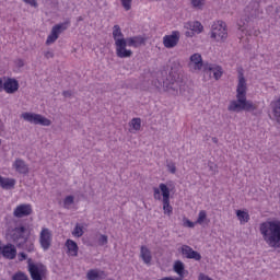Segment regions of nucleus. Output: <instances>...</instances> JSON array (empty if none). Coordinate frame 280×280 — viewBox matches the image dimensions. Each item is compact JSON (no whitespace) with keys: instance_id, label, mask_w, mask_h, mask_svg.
<instances>
[{"instance_id":"nucleus-1","label":"nucleus","mask_w":280,"mask_h":280,"mask_svg":"<svg viewBox=\"0 0 280 280\" xmlns=\"http://www.w3.org/2000/svg\"><path fill=\"white\" fill-rule=\"evenodd\" d=\"M246 78H244V72H238V83L236 88V101H231L228 106V110L230 113H242V110H246V113H253V110H257V104L253 103V101L246 100Z\"/></svg>"},{"instance_id":"nucleus-2","label":"nucleus","mask_w":280,"mask_h":280,"mask_svg":"<svg viewBox=\"0 0 280 280\" xmlns=\"http://www.w3.org/2000/svg\"><path fill=\"white\" fill-rule=\"evenodd\" d=\"M259 232L270 248H280V221L271 220L259 224Z\"/></svg>"},{"instance_id":"nucleus-3","label":"nucleus","mask_w":280,"mask_h":280,"mask_svg":"<svg viewBox=\"0 0 280 280\" xmlns=\"http://www.w3.org/2000/svg\"><path fill=\"white\" fill-rule=\"evenodd\" d=\"M27 229L23 225L18 226L13 230L11 240L15 244L16 248L26 250V253H34L36 246L34 245L35 240L30 238V234H25Z\"/></svg>"},{"instance_id":"nucleus-4","label":"nucleus","mask_w":280,"mask_h":280,"mask_svg":"<svg viewBox=\"0 0 280 280\" xmlns=\"http://www.w3.org/2000/svg\"><path fill=\"white\" fill-rule=\"evenodd\" d=\"M19 261H25L27 259V270L32 280H45L47 279V266L43 262H34L32 258H27V254L21 252L18 254Z\"/></svg>"},{"instance_id":"nucleus-5","label":"nucleus","mask_w":280,"mask_h":280,"mask_svg":"<svg viewBox=\"0 0 280 280\" xmlns=\"http://www.w3.org/2000/svg\"><path fill=\"white\" fill-rule=\"evenodd\" d=\"M160 188L154 187L153 188V198L154 200H161V192L163 196L162 202H163V209L164 213H167V215H171L173 208L172 205H170V188L165 184H160Z\"/></svg>"},{"instance_id":"nucleus-6","label":"nucleus","mask_w":280,"mask_h":280,"mask_svg":"<svg viewBox=\"0 0 280 280\" xmlns=\"http://www.w3.org/2000/svg\"><path fill=\"white\" fill-rule=\"evenodd\" d=\"M211 38L217 43H224L229 38V31L226 30V22L217 21L211 26Z\"/></svg>"},{"instance_id":"nucleus-7","label":"nucleus","mask_w":280,"mask_h":280,"mask_svg":"<svg viewBox=\"0 0 280 280\" xmlns=\"http://www.w3.org/2000/svg\"><path fill=\"white\" fill-rule=\"evenodd\" d=\"M22 119L24 121H28V124H35V126H49L51 124V120H49V118H46L40 114L34 113H23Z\"/></svg>"},{"instance_id":"nucleus-8","label":"nucleus","mask_w":280,"mask_h":280,"mask_svg":"<svg viewBox=\"0 0 280 280\" xmlns=\"http://www.w3.org/2000/svg\"><path fill=\"white\" fill-rule=\"evenodd\" d=\"M68 27L69 22H63L52 26L51 32L46 39V45H54L56 39L59 38L60 34H62V32H65Z\"/></svg>"},{"instance_id":"nucleus-9","label":"nucleus","mask_w":280,"mask_h":280,"mask_svg":"<svg viewBox=\"0 0 280 280\" xmlns=\"http://www.w3.org/2000/svg\"><path fill=\"white\" fill-rule=\"evenodd\" d=\"M52 240H54V235L51 234V230L47 228H43L39 233V244L43 250H49V248H51Z\"/></svg>"},{"instance_id":"nucleus-10","label":"nucleus","mask_w":280,"mask_h":280,"mask_svg":"<svg viewBox=\"0 0 280 280\" xmlns=\"http://www.w3.org/2000/svg\"><path fill=\"white\" fill-rule=\"evenodd\" d=\"M203 73H205V75H209V78H211V75H212L214 78V80H220V78H222L224 71L222 70V68L219 65L205 63L203 65Z\"/></svg>"},{"instance_id":"nucleus-11","label":"nucleus","mask_w":280,"mask_h":280,"mask_svg":"<svg viewBox=\"0 0 280 280\" xmlns=\"http://www.w3.org/2000/svg\"><path fill=\"white\" fill-rule=\"evenodd\" d=\"M116 47V56L118 58H132V50L127 49L128 43L125 40H117L115 44Z\"/></svg>"},{"instance_id":"nucleus-12","label":"nucleus","mask_w":280,"mask_h":280,"mask_svg":"<svg viewBox=\"0 0 280 280\" xmlns=\"http://www.w3.org/2000/svg\"><path fill=\"white\" fill-rule=\"evenodd\" d=\"M180 40V32L174 31L171 35L163 37V45L166 49H174L178 42Z\"/></svg>"},{"instance_id":"nucleus-13","label":"nucleus","mask_w":280,"mask_h":280,"mask_svg":"<svg viewBox=\"0 0 280 280\" xmlns=\"http://www.w3.org/2000/svg\"><path fill=\"white\" fill-rule=\"evenodd\" d=\"M33 212L32 205L22 203L14 209L13 215L14 218H27V215H32Z\"/></svg>"},{"instance_id":"nucleus-14","label":"nucleus","mask_w":280,"mask_h":280,"mask_svg":"<svg viewBox=\"0 0 280 280\" xmlns=\"http://www.w3.org/2000/svg\"><path fill=\"white\" fill-rule=\"evenodd\" d=\"M0 255H2L4 259H16V246L12 244L1 245L0 242Z\"/></svg>"},{"instance_id":"nucleus-15","label":"nucleus","mask_w":280,"mask_h":280,"mask_svg":"<svg viewBox=\"0 0 280 280\" xmlns=\"http://www.w3.org/2000/svg\"><path fill=\"white\" fill-rule=\"evenodd\" d=\"M180 252L186 259H195V261H200V259H202V255L194 250L189 245H183Z\"/></svg>"},{"instance_id":"nucleus-16","label":"nucleus","mask_w":280,"mask_h":280,"mask_svg":"<svg viewBox=\"0 0 280 280\" xmlns=\"http://www.w3.org/2000/svg\"><path fill=\"white\" fill-rule=\"evenodd\" d=\"M188 66L192 71H200V69H205V63H202V56L200 54H194L190 57Z\"/></svg>"},{"instance_id":"nucleus-17","label":"nucleus","mask_w":280,"mask_h":280,"mask_svg":"<svg viewBox=\"0 0 280 280\" xmlns=\"http://www.w3.org/2000/svg\"><path fill=\"white\" fill-rule=\"evenodd\" d=\"M3 90L9 94L16 93L19 91V81L15 79H4Z\"/></svg>"},{"instance_id":"nucleus-18","label":"nucleus","mask_w":280,"mask_h":280,"mask_svg":"<svg viewBox=\"0 0 280 280\" xmlns=\"http://www.w3.org/2000/svg\"><path fill=\"white\" fill-rule=\"evenodd\" d=\"M66 248H67V255L70 257H78V252L80 250V247L78 246V243L75 241L68 238L66 241Z\"/></svg>"},{"instance_id":"nucleus-19","label":"nucleus","mask_w":280,"mask_h":280,"mask_svg":"<svg viewBox=\"0 0 280 280\" xmlns=\"http://www.w3.org/2000/svg\"><path fill=\"white\" fill-rule=\"evenodd\" d=\"M0 187L10 191L16 187V179L10 177H3L0 175Z\"/></svg>"},{"instance_id":"nucleus-20","label":"nucleus","mask_w":280,"mask_h":280,"mask_svg":"<svg viewBox=\"0 0 280 280\" xmlns=\"http://www.w3.org/2000/svg\"><path fill=\"white\" fill-rule=\"evenodd\" d=\"M13 167L18 174H30V166L22 159H16L13 162Z\"/></svg>"},{"instance_id":"nucleus-21","label":"nucleus","mask_w":280,"mask_h":280,"mask_svg":"<svg viewBox=\"0 0 280 280\" xmlns=\"http://www.w3.org/2000/svg\"><path fill=\"white\" fill-rule=\"evenodd\" d=\"M106 277V271L100 269H91L86 273L88 280H104Z\"/></svg>"},{"instance_id":"nucleus-22","label":"nucleus","mask_w":280,"mask_h":280,"mask_svg":"<svg viewBox=\"0 0 280 280\" xmlns=\"http://www.w3.org/2000/svg\"><path fill=\"white\" fill-rule=\"evenodd\" d=\"M125 42L127 43L128 47L137 48L145 44V38H143L142 36H133V37L125 38Z\"/></svg>"},{"instance_id":"nucleus-23","label":"nucleus","mask_w":280,"mask_h":280,"mask_svg":"<svg viewBox=\"0 0 280 280\" xmlns=\"http://www.w3.org/2000/svg\"><path fill=\"white\" fill-rule=\"evenodd\" d=\"M185 27L186 30H190L191 32H195V34H202V30H205L202 24L198 21L187 22L185 24Z\"/></svg>"},{"instance_id":"nucleus-24","label":"nucleus","mask_w":280,"mask_h":280,"mask_svg":"<svg viewBox=\"0 0 280 280\" xmlns=\"http://www.w3.org/2000/svg\"><path fill=\"white\" fill-rule=\"evenodd\" d=\"M140 256L143 262L147 264V266H150L152 262V252H150L148 247L141 246Z\"/></svg>"},{"instance_id":"nucleus-25","label":"nucleus","mask_w":280,"mask_h":280,"mask_svg":"<svg viewBox=\"0 0 280 280\" xmlns=\"http://www.w3.org/2000/svg\"><path fill=\"white\" fill-rule=\"evenodd\" d=\"M173 270L178 277H187L189 275V271L185 270V264L180 260L175 261Z\"/></svg>"},{"instance_id":"nucleus-26","label":"nucleus","mask_w":280,"mask_h":280,"mask_svg":"<svg viewBox=\"0 0 280 280\" xmlns=\"http://www.w3.org/2000/svg\"><path fill=\"white\" fill-rule=\"evenodd\" d=\"M113 38L115 40V45L117 44V40H126V38L124 37V33L121 32V27L119 25H114Z\"/></svg>"},{"instance_id":"nucleus-27","label":"nucleus","mask_w":280,"mask_h":280,"mask_svg":"<svg viewBox=\"0 0 280 280\" xmlns=\"http://www.w3.org/2000/svg\"><path fill=\"white\" fill-rule=\"evenodd\" d=\"M164 91H168L173 93H178V83L176 81H172L171 83L166 81L163 82Z\"/></svg>"},{"instance_id":"nucleus-28","label":"nucleus","mask_w":280,"mask_h":280,"mask_svg":"<svg viewBox=\"0 0 280 280\" xmlns=\"http://www.w3.org/2000/svg\"><path fill=\"white\" fill-rule=\"evenodd\" d=\"M236 215L241 222V224H246L250 220V215L246 211L237 210Z\"/></svg>"},{"instance_id":"nucleus-29","label":"nucleus","mask_w":280,"mask_h":280,"mask_svg":"<svg viewBox=\"0 0 280 280\" xmlns=\"http://www.w3.org/2000/svg\"><path fill=\"white\" fill-rule=\"evenodd\" d=\"M73 237H82L84 235V226L80 225V223H77L73 231H72Z\"/></svg>"},{"instance_id":"nucleus-30","label":"nucleus","mask_w":280,"mask_h":280,"mask_svg":"<svg viewBox=\"0 0 280 280\" xmlns=\"http://www.w3.org/2000/svg\"><path fill=\"white\" fill-rule=\"evenodd\" d=\"M205 222H209V220L207 219V211L200 210L196 224H205Z\"/></svg>"},{"instance_id":"nucleus-31","label":"nucleus","mask_w":280,"mask_h":280,"mask_svg":"<svg viewBox=\"0 0 280 280\" xmlns=\"http://www.w3.org/2000/svg\"><path fill=\"white\" fill-rule=\"evenodd\" d=\"M11 280H30V276L23 271H18L12 276Z\"/></svg>"},{"instance_id":"nucleus-32","label":"nucleus","mask_w":280,"mask_h":280,"mask_svg":"<svg viewBox=\"0 0 280 280\" xmlns=\"http://www.w3.org/2000/svg\"><path fill=\"white\" fill-rule=\"evenodd\" d=\"M75 198L73 196H67L63 199V209H71V205H73Z\"/></svg>"},{"instance_id":"nucleus-33","label":"nucleus","mask_w":280,"mask_h":280,"mask_svg":"<svg viewBox=\"0 0 280 280\" xmlns=\"http://www.w3.org/2000/svg\"><path fill=\"white\" fill-rule=\"evenodd\" d=\"M130 127L132 130H141V118H133L130 121Z\"/></svg>"},{"instance_id":"nucleus-34","label":"nucleus","mask_w":280,"mask_h":280,"mask_svg":"<svg viewBox=\"0 0 280 280\" xmlns=\"http://www.w3.org/2000/svg\"><path fill=\"white\" fill-rule=\"evenodd\" d=\"M192 8H196V10H202L205 7V0H191Z\"/></svg>"},{"instance_id":"nucleus-35","label":"nucleus","mask_w":280,"mask_h":280,"mask_svg":"<svg viewBox=\"0 0 280 280\" xmlns=\"http://www.w3.org/2000/svg\"><path fill=\"white\" fill-rule=\"evenodd\" d=\"M108 244V236L101 234L98 237V246H106Z\"/></svg>"},{"instance_id":"nucleus-36","label":"nucleus","mask_w":280,"mask_h":280,"mask_svg":"<svg viewBox=\"0 0 280 280\" xmlns=\"http://www.w3.org/2000/svg\"><path fill=\"white\" fill-rule=\"evenodd\" d=\"M121 5L128 12L132 8V0H121Z\"/></svg>"},{"instance_id":"nucleus-37","label":"nucleus","mask_w":280,"mask_h":280,"mask_svg":"<svg viewBox=\"0 0 280 280\" xmlns=\"http://www.w3.org/2000/svg\"><path fill=\"white\" fill-rule=\"evenodd\" d=\"M166 167L171 174H174L176 172V164L174 162L167 163Z\"/></svg>"},{"instance_id":"nucleus-38","label":"nucleus","mask_w":280,"mask_h":280,"mask_svg":"<svg viewBox=\"0 0 280 280\" xmlns=\"http://www.w3.org/2000/svg\"><path fill=\"white\" fill-rule=\"evenodd\" d=\"M184 226H187L188 229H194V226H196V223L191 222L189 219H184Z\"/></svg>"},{"instance_id":"nucleus-39","label":"nucleus","mask_w":280,"mask_h":280,"mask_svg":"<svg viewBox=\"0 0 280 280\" xmlns=\"http://www.w3.org/2000/svg\"><path fill=\"white\" fill-rule=\"evenodd\" d=\"M24 3H27L28 5H32V8H37L38 3L36 0H23Z\"/></svg>"},{"instance_id":"nucleus-40","label":"nucleus","mask_w":280,"mask_h":280,"mask_svg":"<svg viewBox=\"0 0 280 280\" xmlns=\"http://www.w3.org/2000/svg\"><path fill=\"white\" fill-rule=\"evenodd\" d=\"M44 56L47 60H49V58H54V51L47 50L44 52Z\"/></svg>"},{"instance_id":"nucleus-41","label":"nucleus","mask_w":280,"mask_h":280,"mask_svg":"<svg viewBox=\"0 0 280 280\" xmlns=\"http://www.w3.org/2000/svg\"><path fill=\"white\" fill-rule=\"evenodd\" d=\"M62 95H63V97H71V95H73V93L68 90V91H63Z\"/></svg>"},{"instance_id":"nucleus-42","label":"nucleus","mask_w":280,"mask_h":280,"mask_svg":"<svg viewBox=\"0 0 280 280\" xmlns=\"http://www.w3.org/2000/svg\"><path fill=\"white\" fill-rule=\"evenodd\" d=\"M18 67H25V61H23V59H19L18 60Z\"/></svg>"},{"instance_id":"nucleus-43","label":"nucleus","mask_w":280,"mask_h":280,"mask_svg":"<svg viewBox=\"0 0 280 280\" xmlns=\"http://www.w3.org/2000/svg\"><path fill=\"white\" fill-rule=\"evenodd\" d=\"M4 82H5V80H3V79L0 78V93H1V91H4V90H3V84H4Z\"/></svg>"},{"instance_id":"nucleus-44","label":"nucleus","mask_w":280,"mask_h":280,"mask_svg":"<svg viewBox=\"0 0 280 280\" xmlns=\"http://www.w3.org/2000/svg\"><path fill=\"white\" fill-rule=\"evenodd\" d=\"M159 280H178V278H172V277H164Z\"/></svg>"},{"instance_id":"nucleus-45","label":"nucleus","mask_w":280,"mask_h":280,"mask_svg":"<svg viewBox=\"0 0 280 280\" xmlns=\"http://www.w3.org/2000/svg\"><path fill=\"white\" fill-rule=\"evenodd\" d=\"M238 27H240V30H243L242 27H244V23L242 24V22H240Z\"/></svg>"},{"instance_id":"nucleus-46","label":"nucleus","mask_w":280,"mask_h":280,"mask_svg":"<svg viewBox=\"0 0 280 280\" xmlns=\"http://www.w3.org/2000/svg\"><path fill=\"white\" fill-rule=\"evenodd\" d=\"M212 141H213L214 143H218V138H217V137H213V138H212Z\"/></svg>"},{"instance_id":"nucleus-47","label":"nucleus","mask_w":280,"mask_h":280,"mask_svg":"<svg viewBox=\"0 0 280 280\" xmlns=\"http://www.w3.org/2000/svg\"><path fill=\"white\" fill-rule=\"evenodd\" d=\"M210 170L213 171V165H210Z\"/></svg>"},{"instance_id":"nucleus-48","label":"nucleus","mask_w":280,"mask_h":280,"mask_svg":"<svg viewBox=\"0 0 280 280\" xmlns=\"http://www.w3.org/2000/svg\"><path fill=\"white\" fill-rule=\"evenodd\" d=\"M186 36H189V33H186Z\"/></svg>"}]
</instances>
